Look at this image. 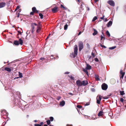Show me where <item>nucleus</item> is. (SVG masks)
Here are the masks:
<instances>
[{
  "label": "nucleus",
  "mask_w": 126,
  "mask_h": 126,
  "mask_svg": "<svg viewBox=\"0 0 126 126\" xmlns=\"http://www.w3.org/2000/svg\"><path fill=\"white\" fill-rule=\"evenodd\" d=\"M102 88L103 90H106L107 89L108 85L105 83H103L101 85Z\"/></svg>",
  "instance_id": "nucleus-5"
},
{
  "label": "nucleus",
  "mask_w": 126,
  "mask_h": 126,
  "mask_svg": "<svg viewBox=\"0 0 126 126\" xmlns=\"http://www.w3.org/2000/svg\"><path fill=\"white\" fill-rule=\"evenodd\" d=\"M106 33L107 36L108 37H109L110 36V34L108 31H106Z\"/></svg>",
  "instance_id": "nucleus-27"
},
{
  "label": "nucleus",
  "mask_w": 126,
  "mask_h": 126,
  "mask_svg": "<svg viewBox=\"0 0 126 126\" xmlns=\"http://www.w3.org/2000/svg\"><path fill=\"white\" fill-rule=\"evenodd\" d=\"M8 113L5 110H3L2 111L1 115L2 116H5L6 117L8 115Z\"/></svg>",
  "instance_id": "nucleus-4"
},
{
  "label": "nucleus",
  "mask_w": 126,
  "mask_h": 126,
  "mask_svg": "<svg viewBox=\"0 0 126 126\" xmlns=\"http://www.w3.org/2000/svg\"><path fill=\"white\" fill-rule=\"evenodd\" d=\"M93 30L94 31V32L93 33V35L94 36H95L97 33V30L95 29H94Z\"/></svg>",
  "instance_id": "nucleus-15"
},
{
  "label": "nucleus",
  "mask_w": 126,
  "mask_h": 126,
  "mask_svg": "<svg viewBox=\"0 0 126 126\" xmlns=\"http://www.w3.org/2000/svg\"><path fill=\"white\" fill-rule=\"evenodd\" d=\"M120 101L121 102H124V100L123 98H121L120 99Z\"/></svg>",
  "instance_id": "nucleus-42"
},
{
  "label": "nucleus",
  "mask_w": 126,
  "mask_h": 126,
  "mask_svg": "<svg viewBox=\"0 0 126 126\" xmlns=\"http://www.w3.org/2000/svg\"><path fill=\"white\" fill-rule=\"evenodd\" d=\"M116 47V46H114V47H110L109 48V49H113L115 48Z\"/></svg>",
  "instance_id": "nucleus-33"
},
{
  "label": "nucleus",
  "mask_w": 126,
  "mask_h": 126,
  "mask_svg": "<svg viewBox=\"0 0 126 126\" xmlns=\"http://www.w3.org/2000/svg\"><path fill=\"white\" fill-rule=\"evenodd\" d=\"M69 72H65V73L64 74H69Z\"/></svg>",
  "instance_id": "nucleus-54"
},
{
  "label": "nucleus",
  "mask_w": 126,
  "mask_h": 126,
  "mask_svg": "<svg viewBox=\"0 0 126 126\" xmlns=\"http://www.w3.org/2000/svg\"><path fill=\"white\" fill-rule=\"evenodd\" d=\"M108 3L110 5L112 6H114L115 5L114 2L112 0H109L108 2Z\"/></svg>",
  "instance_id": "nucleus-8"
},
{
  "label": "nucleus",
  "mask_w": 126,
  "mask_h": 126,
  "mask_svg": "<svg viewBox=\"0 0 126 126\" xmlns=\"http://www.w3.org/2000/svg\"><path fill=\"white\" fill-rule=\"evenodd\" d=\"M104 38V37L102 36V35H101V40H102V39Z\"/></svg>",
  "instance_id": "nucleus-48"
},
{
  "label": "nucleus",
  "mask_w": 126,
  "mask_h": 126,
  "mask_svg": "<svg viewBox=\"0 0 126 126\" xmlns=\"http://www.w3.org/2000/svg\"><path fill=\"white\" fill-rule=\"evenodd\" d=\"M43 124V122H41L40 123V124H34L35 126H42Z\"/></svg>",
  "instance_id": "nucleus-24"
},
{
  "label": "nucleus",
  "mask_w": 126,
  "mask_h": 126,
  "mask_svg": "<svg viewBox=\"0 0 126 126\" xmlns=\"http://www.w3.org/2000/svg\"><path fill=\"white\" fill-rule=\"evenodd\" d=\"M5 3L4 2L0 3V8L4 7L5 5Z\"/></svg>",
  "instance_id": "nucleus-11"
},
{
  "label": "nucleus",
  "mask_w": 126,
  "mask_h": 126,
  "mask_svg": "<svg viewBox=\"0 0 126 126\" xmlns=\"http://www.w3.org/2000/svg\"><path fill=\"white\" fill-rule=\"evenodd\" d=\"M60 105L62 106H63L65 104V102L64 101H63L60 103Z\"/></svg>",
  "instance_id": "nucleus-20"
},
{
  "label": "nucleus",
  "mask_w": 126,
  "mask_h": 126,
  "mask_svg": "<svg viewBox=\"0 0 126 126\" xmlns=\"http://www.w3.org/2000/svg\"><path fill=\"white\" fill-rule=\"evenodd\" d=\"M94 77L96 80H100L99 78V76L98 75H95L94 76Z\"/></svg>",
  "instance_id": "nucleus-22"
},
{
  "label": "nucleus",
  "mask_w": 126,
  "mask_h": 126,
  "mask_svg": "<svg viewBox=\"0 0 126 126\" xmlns=\"http://www.w3.org/2000/svg\"><path fill=\"white\" fill-rule=\"evenodd\" d=\"M98 99H99V100H101V97L100 95H99V96L98 98Z\"/></svg>",
  "instance_id": "nucleus-39"
},
{
  "label": "nucleus",
  "mask_w": 126,
  "mask_h": 126,
  "mask_svg": "<svg viewBox=\"0 0 126 126\" xmlns=\"http://www.w3.org/2000/svg\"><path fill=\"white\" fill-rule=\"evenodd\" d=\"M37 24L35 23H32L31 24V26L32 28V30H31V33H33L34 31V30L35 28L34 26H37Z\"/></svg>",
  "instance_id": "nucleus-2"
},
{
  "label": "nucleus",
  "mask_w": 126,
  "mask_h": 126,
  "mask_svg": "<svg viewBox=\"0 0 126 126\" xmlns=\"http://www.w3.org/2000/svg\"><path fill=\"white\" fill-rule=\"evenodd\" d=\"M81 33H82V32H81L80 31V32H79V34H78V35H80V34H81Z\"/></svg>",
  "instance_id": "nucleus-53"
},
{
  "label": "nucleus",
  "mask_w": 126,
  "mask_h": 126,
  "mask_svg": "<svg viewBox=\"0 0 126 126\" xmlns=\"http://www.w3.org/2000/svg\"><path fill=\"white\" fill-rule=\"evenodd\" d=\"M74 49L75 54L73 53L72 54L71 56L72 57L74 58L75 57V55H77L78 48L77 46L76 45H75L74 46Z\"/></svg>",
  "instance_id": "nucleus-1"
},
{
  "label": "nucleus",
  "mask_w": 126,
  "mask_h": 126,
  "mask_svg": "<svg viewBox=\"0 0 126 126\" xmlns=\"http://www.w3.org/2000/svg\"><path fill=\"white\" fill-rule=\"evenodd\" d=\"M82 82V86H85L88 84V82L86 80H83Z\"/></svg>",
  "instance_id": "nucleus-9"
},
{
  "label": "nucleus",
  "mask_w": 126,
  "mask_h": 126,
  "mask_svg": "<svg viewBox=\"0 0 126 126\" xmlns=\"http://www.w3.org/2000/svg\"><path fill=\"white\" fill-rule=\"evenodd\" d=\"M103 98L104 99H107L108 98V97L107 96H105L103 97Z\"/></svg>",
  "instance_id": "nucleus-49"
},
{
  "label": "nucleus",
  "mask_w": 126,
  "mask_h": 126,
  "mask_svg": "<svg viewBox=\"0 0 126 126\" xmlns=\"http://www.w3.org/2000/svg\"><path fill=\"white\" fill-rule=\"evenodd\" d=\"M79 50L80 51L83 48V44L82 42H79Z\"/></svg>",
  "instance_id": "nucleus-3"
},
{
  "label": "nucleus",
  "mask_w": 126,
  "mask_h": 126,
  "mask_svg": "<svg viewBox=\"0 0 126 126\" xmlns=\"http://www.w3.org/2000/svg\"><path fill=\"white\" fill-rule=\"evenodd\" d=\"M32 11L34 12H36V13L38 12V11L37 10L36 8L35 7H33L32 8Z\"/></svg>",
  "instance_id": "nucleus-17"
},
{
  "label": "nucleus",
  "mask_w": 126,
  "mask_h": 126,
  "mask_svg": "<svg viewBox=\"0 0 126 126\" xmlns=\"http://www.w3.org/2000/svg\"><path fill=\"white\" fill-rule=\"evenodd\" d=\"M103 20H104V21L105 22H106L108 21V20L106 18L104 19Z\"/></svg>",
  "instance_id": "nucleus-50"
},
{
  "label": "nucleus",
  "mask_w": 126,
  "mask_h": 126,
  "mask_svg": "<svg viewBox=\"0 0 126 126\" xmlns=\"http://www.w3.org/2000/svg\"><path fill=\"white\" fill-rule=\"evenodd\" d=\"M87 70V69H86V68L84 69H83V71H84V72L85 73L87 76H89L88 72Z\"/></svg>",
  "instance_id": "nucleus-18"
},
{
  "label": "nucleus",
  "mask_w": 126,
  "mask_h": 126,
  "mask_svg": "<svg viewBox=\"0 0 126 126\" xmlns=\"http://www.w3.org/2000/svg\"><path fill=\"white\" fill-rule=\"evenodd\" d=\"M45 59V58H40V60H43Z\"/></svg>",
  "instance_id": "nucleus-52"
},
{
  "label": "nucleus",
  "mask_w": 126,
  "mask_h": 126,
  "mask_svg": "<svg viewBox=\"0 0 126 126\" xmlns=\"http://www.w3.org/2000/svg\"><path fill=\"white\" fill-rule=\"evenodd\" d=\"M50 126H53V125H50Z\"/></svg>",
  "instance_id": "nucleus-64"
},
{
  "label": "nucleus",
  "mask_w": 126,
  "mask_h": 126,
  "mask_svg": "<svg viewBox=\"0 0 126 126\" xmlns=\"http://www.w3.org/2000/svg\"><path fill=\"white\" fill-rule=\"evenodd\" d=\"M5 70L9 72H10L11 71V69L10 68L8 67H6L5 68Z\"/></svg>",
  "instance_id": "nucleus-26"
},
{
  "label": "nucleus",
  "mask_w": 126,
  "mask_h": 126,
  "mask_svg": "<svg viewBox=\"0 0 126 126\" xmlns=\"http://www.w3.org/2000/svg\"><path fill=\"white\" fill-rule=\"evenodd\" d=\"M20 7L19 6H18L16 8V9H15V11H16V10H17L18 9H19V8H20Z\"/></svg>",
  "instance_id": "nucleus-43"
},
{
  "label": "nucleus",
  "mask_w": 126,
  "mask_h": 126,
  "mask_svg": "<svg viewBox=\"0 0 126 126\" xmlns=\"http://www.w3.org/2000/svg\"><path fill=\"white\" fill-rule=\"evenodd\" d=\"M120 73L122 75L121 78H120V79H121V78H122V79H123L125 74V73L124 72H122V70H121L120 71Z\"/></svg>",
  "instance_id": "nucleus-16"
},
{
  "label": "nucleus",
  "mask_w": 126,
  "mask_h": 126,
  "mask_svg": "<svg viewBox=\"0 0 126 126\" xmlns=\"http://www.w3.org/2000/svg\"><path fill=\"white\" fill-rule=\"evenodd\" d=\"M69 94H70V95H73V94L72 93H69Z\"/></svg>",
  "instance_id": "nucleus-55"
},
{
  "label": "nucleus",
  "mask_w": 126,
  "mask_h": 126,
  "mask_svg": "<svg viewBox=\"0 0 126 126\" xmlns=\"http://www.w3.org/2000/svg\"><path fill=\"white\" fill-rule=\"evenodd\" d=\"M49 36H48V37H47V38H46V39H48L49 38Z\"/></svg>",
  "instance_id": "nucleus-62"
},
{
  "label": "nucleus",
  "mask_w": 126,
  "mask_h": 126,
  "mask_svg": "<svg viewBox=\"0 0 126 126\" xmlns=\"http://www.w3.org/2000/svg\"><path fill=\"white\" fill-rule=\"evenodd\" d=\"M37 121V120H35L34 121V122H36Z\"/></svg>",
  "instance_id": "nucleus-59"
},
{
  "label": "nucleus",
  "mask_w": 126,
  "mask_h": 126,
  "mask_svg": "<svg viewBox=\"0 0 126 126\" xmlns=\"http://www.w3.org/2000/svg\"><path fill=\"white\" fill-rule=\"evenodd\" d=\"M100 46L101 47H102L104 48H106V46H104V45H102L101 44L100 45Z\"/></svg>",
  "instance_id": "nucleus-45"
},
{
  "label": "nucleus",
  "mask_w": 126,
  "mask_h": 126,
  "mask_svg": "<svg viewBox=\"0 0 126 126\" xmlns=\"http://www.w3.org/2000/svg\"><path fill=\"white\" fill-rule=\"evenodd\" d=\"M92 90L93 91H94V89H92Z\"/></svg>",
  "instance_id": "nucleus-57"
},
{
  "label": "nucleus",
  "mask_w": 126,
  "mask_h": 126,
  "mask_svg": "<svg viewBox=\"0 0 126 126\" xmlns=\"http://www.w3.org/2000/svg\"><path fill=\"white\" fill-rule=\"evenodd\" d=\"M19 44L20 45H22L23 43V41L21 39H20L19 40Z\"/></svg>",
  "instance_id": "nucleus-23"
},
{
  "label": "nucleus",
  "mask_w": 126,
  "mask_h": 126,
  "mask_svg": "<svg viewBox=\"0 0 126 126\" xmlns=\"http://www.w3.org/2000/svg\"><path fill=\"white\" fill-rule=\"evenodd\" d=\"M44 126H47V125H45Z\"/></svg>",
  "instance_id": "nucleus-61"
},
{
  "label": "nucleus",
  "mask_w": 126,
  "mask_h": 126,
  "mask_svg": "<svg viewBox=\"0 0 126 126\" xmlns=\"http://www.w3.org/2000/svg\"><path fill=\"white\" fill-rule=\"evenodd\" d=\"M58 9L57 7H55L52 9V11L53 13H56Z\"/></svg>",
  "instance_id": "nucleus-10"
},
{
  "label": "nucleus",
  "mask_w": 126,
  "mask_h": 126,
  "mask_svg": "<svg viewBox=\"0 0 126 126\" xmlns=\"http://www.w3.org/2000/svg\"><path fill=\"white\" fill-rule=\"evenodd\" d=\"M103 111H100L98 113V116H102L103 115Z\"/></svg>",
  "instance_id": "nucleus-21"
},
{
  "label": "nucleus",
  "mask_w": 126,
  "mask_h": 126,
  "mask_svg": "<svg viewBox=\"0 0 126 126\" xmlns=\"http://www.w3.org/2000/svg\"><path fill=\"white\" fill-rule=\"evenodd\" d=\"M97 19V18L96 16H94L93 18L92 21H95Z\"/></svg>",
  "instance_id": "nucleus-30"
},
{
  "label": "nucleus",
  "mask_w": 126,
  "mask_h": 126,
  "mask_svg": "<svg viewBox=\"0 0 126 126\" xmlns=\"http://www.w3.org/2000/svg\"><path fill=\"white\" fill-rule=\"evenodd\" d=\"M53 119H54L52 117H50V121H53Z\"/></svg>",
  "instance_id": "nucleus-35"
},
{
  "label": "nucleus",
  "mask_w": 126,
  "mask_h": 126,
  "mask_svg": "<svg viewBox=\"0 0 126 126\" xmlns=\"http://www.w3.org/2000/svg\"><path fill=\"white\" fill-rule=\"evenodd\" d=\"M92 55L93 57H95V55H94V54L93 52H92Z\"/></svg>",
  "instance_id": "nucleus-41"
},
{
  "label": "nucleus",
  "mask_w": 126,
  "mask_h": 126,
  "mask_svg": "<svg viewBox=\"0 0 126 126\" xmlns=\"http://www.w3.org/2000/svg\"><path fill=\"white\" fill-rule=\"evenodd\" d=\"M19 77L20 78H21L23 77L22 73H21L20 72H19Z\"/></svg>",
  "instance_id": "nucleus-28"
},
{
  "label": "nucleus",
  "mask_w": 126,
  "mask_h": 126,
  "mask_svg": "<svg viewBox=\"0 0 126 126\" xmlns=\"http://www.w3.org/2000/svg\"><path fill=\"white\" fill-rule=\"evenodd\" d=\"M99 96V95H98L96 97V100H97V101L96 103L97 104H99L100 103V102L101 100H99V99H98V98Z\"/></svg>",
  "instance_id": "nucleus-19"
},
{
  "label": "nucleus",
  "mask_w": 126,
  "mask_h": 126,
  "mask_svg": "<svg viewBox=\"0 0 126 126\" xmlns=\"http://www.w3.org/2000/svg\"><path fill=\"white\" fill-rule=\"evenodd\" d=\"M17 17H19V14H18V16H17Z\"/></svg>",
  "instance_id": "nucleus-58"
},
{
  "label": "nucleus",
  "mask_w": 126,
  "mask_h": 126,
  "mask_svg": "<svg viewBox=\"0 0 126 126\" xmlns=\"http://www.w3.org/2000/svg\"><path fill=\"white\" fill-rule=\"evenodd\" d=\"M85 68L87 69V70H90L91 68V66L88 64H87Z\"/></svg>",
  "instance_id": "nucleus-12"
},
{
  "label": "nucleus",
  "mask_w": 126,
  "mask_h": 126,
  "mask_svg": "<svg viewBox=\"0 0 126 126\" xmlns=\"http://www.w3.org/2000/svg\"><path fill=\"white\" fill-rule=\"evenodd\" d=\"M105 17V16L104 15H103V16L102 17H101L100 18V19H103V20L104 19V17Z\"/></svg>",
  "instance_id": "nucleus-44"
},
{
  "label": "nucleus",
  "mask_w": 126,
  "mask_h": 126,
  "mask_svg": "<svg viewBox=\"0 0 126 126\" xmlns=\"http://www.w3.org/2000/svg\"><path fill=\"white\" fill-rule=\"evenodd\" d=\"M18 78V77L15 78H14V79H17Z\"/></svg>",
  "instance_id": "nucleus-63"
},
{
  "label": "nucleus",
  "mask_w": 126,
  "mask_h": 126,
  "mask_svg": "<svg viewBox=\"0 0 126 126\" xmlns=\"http://www.w3.org/2000/svg\"><path fill=\"white\" fill-rule=\"evenodd\" d=\"M76 84L78 86H82V82L80 80H78L76 82Z\"/></svg>",
  "instance_id": "nucleus-7"
},
{
  "label": "nucleus",
  "mask_w": 126,
  "mask_h": 126,
  "mask_svg": "<svg viewBox=\"0 0 126 126\" xmlns=\"http://www.w3.org/2000/svg\"><path fill=\"white\" fill-rule=\"evenodd\" d=\"M14 43L15 45H18L19 44V42L17 41H14Z\"/></svg>",
  "instance_id": "nucleus-25"
},
{
  "label": "nucleus",
  "mask_w": 126,
  "mask_h": 126,
  "mask_svg": "<svg viewBox=\"0 0 126 126\" xmlns=\"http://www.w3.org/2000/svg\"><path fill=\"white\" fill-rule=\"evenodd\" d=\"M120 94L121 95H123L124 94H125L124 93V91H120Z\"/></svg>",
  "instance_id": "nucleus-29"
},
{
  "label": "nucleus",
  "mask_w": 126,
  "mask_h": 126,
  "mask_svg": "<svg viewBox=\"0 0 126 126\" xmlns=\"http://www.w3.org/2000/svg\"><path fill=\"white\" fill-rule=\"evenodd\" d=\"M27 34V37L29 36V37H31L32 36V34L33 33H31V30H28L26 32Z\"/></svg>",
  "instance_id": "nucleus-6"
},
{
  "label": "nucleus",
  "mask_w": 126,
  "mask_h": 126,
  "mask_svg": "<svg viewBox=\"0 0 126 126\" xmlns=\"http://www.w3.org/2000/svg\"><path fill=\"white\" fill-rule=\"evenodd\" d=\"M77 108H79V109H81L82 108V107L81 106H80V105H78L77 106Z\"/></svg>",
  "instance_id": "nucleus-40"
},
{
  "label": "nucleus",
  "mask_w": 126,
  "mask_h": 126,
  "mask_svg": "<svg viewBox=\"0 0 126 126\" xmlns=\"http://www.w3.org/2000/svg\"><path fill=\"white\" fill-rule=\"evenodd\" d=\"M86 8H87V10L89 11L90 10V9L88 7H87Z\"/></svg>",
  "instance_id": "nucleus-51"
},
{
  "label": "nucleus",
  "mask_w": 126,
  "mask_h": 126,
  "mask_svg": "<svg viewBox=\"0 0 126 126\" xmlns=\"http://www.w3.org/2000/svg\"><path fill=\"white\" fill-rule=\"evenodd\" d=\"M102 33L103 34V36H104V34H103V32H102Z\"/></svg>",
  "instance_id": "nucleus-60"
},
{
  "label": "nucleus",
  "mask_w": 126,
  "mask_h": 126,
  "mask_svg": "<svg viewBox=\"0 0 126 126\" xmlns=\"http://www.w3.org/2000/svg\"><path fill=\"white\" fill-rule=\"evenodd\" d=\"M92 0H91V2L93 4L92 2ZM94 0V2H95V3H96L97 1H98V0Z\"/></svg>",
  "instance_id": "nucleus-46"
},
{
  "label": "nucleus",
  "mask_w": 126,
  "mask_h": 126,
  "mask_svg": "<svg viewBox=\"0 0 126 126\" xmlns=\"http://www.w3.org/2000/svg\"><path fill=\"white\" fill-rule=\"evenodd\" d=\"M58 58V56H56V58H55L54 59H57Z\"/></svg>",
  "instance_id": "nucleus-56"
},
{
  "label": "nucleus",
  "mask_w": 126,
  "mask_h": 126,
  "mask_svg": "<svg viewBox=\"0 0 126 126\" xmlns=\"http://www.w3.org/2000/svg\"><path fill=\"white\" fill-rule=\"evenodd\" d=\"M37 28L36 30V32L37 33H38L40 31V30L41 29V28L39 25H37Z\"/></svg>",
  "instance_id": "nucleus-13"
},
{
  "label": "nucleus",
  "mask_w": 126,
  "mask_h": 126,
  "mask_svg": "<svg viewBox=\"0 0 126 126\" xmlns=\"http://www.w3.org/2000/svg\"><path fill=\"white\" fill-rule=\"evenodd\" d=\"M67 25H65L64 26V29L65 30H66L67 29Z\"/></svg>",
  "instance_id": "nucleus-36"
},
{
  "label": "nucleus",
  "mask_w": 126,
  "mask_h": 126,
  "mask_svg": "<svg viewBox=\"0 0 126 126\" xmlns=\"http://www.w3.org/2000/svg\"><path fill=\"white\" fill-rule=\"evenodd\" d=\"M47 122L48 125H49L50 123V120H48L47 121Z\"/></svg>",
  "instance_id": "nucleus-34"
},
{
  "label": "nucleus",
  "mask_w": 126,
  "mask_h": 126,
  "mask_svg": "<svg viewBox=\"0 0 126 126\" xmlns=\"http://www.w3.org/2000/svg\"><path fill=\"white\" fill-rule=\"evenodd\" d=\"M69 77L71 78V79H73V80L74 79V77H73L72 76H69Z\"/></svg>",
  "instance_id": "nucleus-38"
},
{
  "label": "nucleus",
  "mask_w": 126,
  "mask_h": 126,
  "mask_svg": "<svg viewBox=\"0 0 126 126\" xmlns=\"http://www.w3.org/2000/svg\"><path fill=\"white\" fill-rule=\"evenodd\" d=\"M94 61L96 62H98L99 61V60L97 58H95L94 59Z\"/></svg>",
  "instance_id": "nucleus-37"
},
{
  "label": "nucleus",
  "mask_w": 126,
  "mask_h": 126,
  "mask_svg": "<svg viewBox=\"0 0 126 126\" xmlns=\"http://www.w3.org/2000/svg\"><path fill=\"white\" fill-rule=\"evenodd\" d=\"M61 7L63 8L64 9V10H66V9H67V8L66 7H64L62 5H61Z\"/></svg>",
  "instance_id": "nucleus-32"
},
{
  "label": "nucleus",
  "mask_w": 126,
  "mask_h": 126,
  "mask_svg": "<svg viewBox=\"0 0 126 126\" xmlns=\"http://www.w3.org/2000/svg\"><path fill=\"white\" fill-rule=\"evenodd\" d=\"M112 22L111 21H109L107 24V27H109L110 26L112 25Z\"/></svg>",
  "instance_id": "nucleus-14"
},
{
  "label": "nucleus",
  "mask_w": 126,
  "mask_h": 126,
  "mask_svg": "<svg viewBox=\"0 0 126 126\" xmlns=\"http://www.w3.org/2000/svg\"><path fill=\"white\" fill-rule=\"evenodd\" d=\"M34 12H33L32 11V12H31L30 13V14L31 15H33L34 14Z\"/></svg>",
  "instance_id": "nucleus-47"
},
{
  "label": "nucleus",
  "mask_w": 126,
  "mask_h": 126,
  "mask_svg": "<svg viewBox=\"0 0 126 126\" xmlns=\"http://www.w3.org/2000/svg\"><path fill=\"white\" fill-rule=\"evenodd\" d=\"M39 15L40 16V18L42 19L43 18V15L41 13H39Z\"/></svg>",
  "instance_id": "nucleus-31"
}]
</instances>
